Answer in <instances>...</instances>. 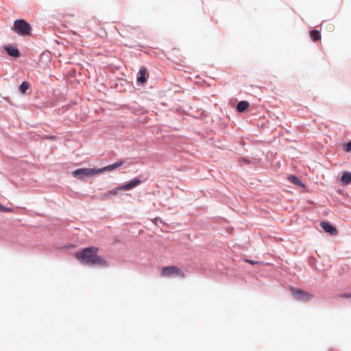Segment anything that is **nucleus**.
<instances>
[{
  "mask_svg": "<svg viewBox=\"0 0 351 351\" xmlns=\"http://www.w3.org/2000/svg\"><path fill=\"white\" fill-rule=\"evenodd\" d=\"M0 210L4 211V212H10L12 210L11 208H5L1 204H0Z\"/></svg>",
  "mask_w": 351,
  "mask_h": 351,
  "instance_id": "obj_19",
  "label": "nucleus"
},
{
  "mask_svg": "<svg viewBox=\"0 0 351 351\" xmlns=\"http://www.w3.org/2000/svg\"><path fill=\"white\" fill-rule=\"evenodd\" d=\"M310 36L314 41H317L321 39V34L318 30H312L310 32Z\"/></svg>",
  "mask_w": 351,
  "mask_h": 351,
  "instance_id": "obj_14",
  "label": "nucleus"
},
{
  "mask_svg": "<svg viewBox=\"0 0 351 351\" xmlns=\"http://www.w3.org/2000/svg\"><path fill=\"white\" fill-rule=\"evenodd\" d=\"M339 297L342 298H351V293H341L339 295Z\"/></svg>",
  "mask_w": 351,
  "mask_h": 351,
  "instance_id": "obj_18",
  "label": "nucleus"
},
{
  "mask_svg": "<svg viewBox=\"0 0 351 351\" xmlns=\"http://www.w3.org/2000/svg\"><path fill=\"white\" fill-rule=\"evenodd\" d=\"M141 183V180L136 178V179L130 181V182H128L125 184H123L122 186H120L119 187L120 191H127V190H130V189L136 187V186L139 185Z\"/></svg>",
  "mask_w": 351,
  "mask_h": 351,
  "instance_id": "obj_7",
  "label": "nucleus"
},
{
  "mask_svg": "<svg viewBox=\"0 0 351 351\" xmlns=\"http://www.w3.org/2000/svg\"><path fill=\"white\" fill-rule=\"evenodd\" d=\"M74 177L82 180L85 178L92 177L100 173L99 169L81 168L72 171Z\"/></svg>",
  "mask_w": 351,
  "mask_h": 351,
  "instance_id": "obj_2",
  "label": "nucleus"
},
{
  "mask_svg": "<svg viewBox=\"0 0 351 351\" xmlns=\"http://www.w3.org/2000/svg\"><path fill=\"white\" fill-rule=\"evenodd\" d=\"M123 164H124V162L123 160H121V161L117 162L112 165L101 168V169H99L100 173H104L105 171H112L114 169L120 167Z\"/></svg>",
  "mask_w": 351,
  "mask_h": 351,
  "instance_id": "obj_8",
  "label": "nucleus"
},
{
  "mask_svg": "<svg viewBox=\"0 0 351 351\" xmlns=\"http://www.w3.org/2000/svg\"><path fill=\"white\" fill-rule=\"evenodd\" d=\"M320 226L326 232L329 233L331 235L335 236L338 234V230L337 228L328 221L321 222Z\"/></svg>",
  "mask_w": 351,
  "mask_h": 351,
  "instance_id": "obj_6",
  "label": "nucleus"
},
{
  "mask_svg": "<svg viewBox=\"0 0 351 351\" xmlns=\"http://www.w3.org/2000/svg\"><path fill=\"white\" fill-rule=\"evenodd\" d=\"M99 249L95 247L84 248L75 254V258L84 265L107 267L109 264L106 260L97 255Z\"/></svg>",
  "mask_w": 351,
  "mask_h": 351,
  "instance_id": "obj_1",
  "label": "nucleus"
},
{
  "mask_svg": "<svg viewBox=\"0 0 351 351\" xmlns=\"http://www.w3.org/2000/svg\"><path fill=\"white\" fill-rule=\"evenodd\" d=\"M247 263L252 264V265H254L256 263H258V262H254V261H252V260H247L246 261Z\"/></svg>",
  "mask_w": 351,
  "mask_h": 351,
  "instance_id": "obj_21",
  "label": "nucleus"
},
{
  "mask_svg": "<svg viewBox=\"0 0 351 351\" xmlns=\"http://www.w3.org/2000/svg\"><path fill=\"white\" fill-rule=\"evenodd\" d=\"M249 107V103L246 101H241L237 104V110L239 112H244Z\"/></svg>",
  "mask_w": 351,
  "mask_h": 351,
  "instance_id": "obj_12",
  "label": "nucleus"
},
{
  "mask_svg": "<svg viewBox=\"0 0 351 351\" xmlns=\"http://www.w3.org/2000/svg\"><path fill=\"white\" fill-rule=\"evenodd\" d=\"M343 149L346 152H349L351 151V141L343 145Z\"/></svg>",
  "mask_w": 351,
  "mask_h": 351,
  "instance_id": "obj_17",
  "label": "nucleus"
},
{
  "mask_svg": "<svg viewBox=\"0 0 351 351\" xmlns=\"http://www.w3.org/2000/svg\"><path fill=\"white\" fill-rule=\"evenodd\" d=\"M160 276L162 277H171L178 276L180 278H184L185 274L182 269L177 266H167L164 267L160 271Z\"/></svg>",
  "mask_w": 351,
  "mask_h": 351,
  "instance_id": "obj_3",
  "label": "nucleus"
},
{
  "mask_svg": "<svg viewBox=\"0 0 351 351\" xmlns=\"http://www.w3.org/2000/svg\"><path fill=\"white\" fill-rule=\"evenodd\" d=\"M15 31L20 35L28 36L31 33L30 25L23 19L16 20L14 23Z\"/></svg>",
  "mask_w": 351,
  "mask_h": 351,
  "instance_id": "obj_4",
  "label": "nucleus"
},
{
  "mask_svg": "<svg viewBox=\"0 0 351 351\" xmlns=\"http://www.w3.org/2000/svg\"><path fill=\"white\" fill-rule=\"evenodd\" d=\"M240 161L243 162L245 164H250L251 161L245 158H241Z\"/></svg>",
  "mask_w": 351,
  "mask_h": 351,
  "instance_id": "obj_20",
  "label": "nucleus"
},
{
  "mask_svg": "<svg viewBox=\"0 0 351 351\" xmlns=\"http://www.w3.org/2000/svg\"><path fill=\"white\" fill-rule=\"evenodd\" d=\"M289 180L291 182H293V183H294V184H298V185H300V183H301V182H300V180H299L296 176H289Z\"/></svg>",
  "mask_w": 351,
  "mask_h": 351,
  "instance_id": "obj_16",
  "label": "nucleus"
},
{
  "mask_svg": "<svg viewBox=\"0 0 351 351\" xmlns=\"http://www.w3.org/2000/svg\"><path fill=\"white\" fill-rule=\"evenodd\" d=\"M5 50L7 51L8 53L12 57H19V50L13 46H8L5 47Z\"/></svg>",
  "mask_w": 351,
  "mask_h": 351,
  "instance_id": "obj_11",
  "label": "nucleus"
},
{
  "mask_svg": "<svg viewBox=\"0 0 351 351\" xmlns=\"http://www.w3.org/2000/svg\"><path fill=\"white\" fill-rule=\"evenodd\" d=\"M119 191H120V189H119V187L118 186L112 190L108 191L106 193H101L100 195V198L102 199H108L112 195H117Z\"/></svg>",
  "mask_w": 351,
  "mask_h": 351,
  "instance_id": "obj_10",
  "label": "nucleus"
},
{
  "mask_svg": "<svg viewBox=\"0 0 351 351\" xmlns=\"http://www.w3.org/2000/svg\"><path fill=\"white\" fill-rule=\"evenodd\" d=\"M341 181L343 184H348L351 182V173L344 172L341 176Z\"/></svg>",
  "mask_w": 351,
  "mask_h": 351,
  "instance_id": "obj_13",
  "label": "nucleus"
},
{
  "mask_svg": "<svg viewBox=\"0 0 351 351\" xmlns=\"http://www.w3.org/2000/svg\"><path fill=\"white\" fill-rule=\"evenodd\" d=\"M29 88V84L24 81L19 86V90L22 94H25L26 91Z\"/></svg>",
  "mask_w": 351,
  "mask_h": 351,
  "instance_id": "obj_15",
  "label": "nucleus"
},
{
  "mask_svg": "<svg viewBox=\"0 0 351 351\" xmlns=\"http://www.w3.org/2000/svg\"><path fill=\"white\" fill-rule=\"evenodd\" d=\"M289 290L294 298L298 300L309 301L313 298V295L308 292L304 291L293 287H291Z\"/></svg>",
  "mask_w": 351,
  "mask_h": 351,
  "instance_id": "obj_5",
  "label": "nucleus"
},
{
  "mask_svg": "<svg viewBox=\"0 0 351 351\" xmlns=\"http://www.w3.org/2000/svg\"><path fill=\"white\" fill-rule=\"evenodd\" d=\"M147 71L145 67H141L138 71V82L140 84H143L146 82L147 77Z\"/></svg>",
  "mask_w": 351,
  "mask_h": 351,
  "instance_id": "obj_9",
  "label": "nucleus"
}]
</instances>
